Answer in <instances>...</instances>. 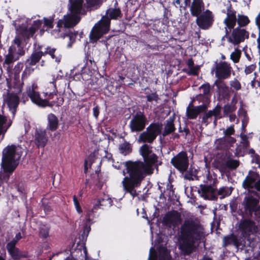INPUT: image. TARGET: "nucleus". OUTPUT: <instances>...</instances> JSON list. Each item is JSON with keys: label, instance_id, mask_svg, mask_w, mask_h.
<instances>
[{"label": "nucleus", "instance_id": "obj_1", "mask_svg": "<svg viewBox=\"0 0 260 260\" xmlns=\"http://www.w3.org/2000/svg\"><path fill=\"white\" fill-rule=\"evenodd\" d=\"M125 166L129 177L124 178L123 186L127 192L134 197L136 194L135 188L140 185L146 175L150 174L146 170L142 161L128 160L125 162Z\"/></svg>", "mask_w": 260, "mask_h": 260}, {"label": "nucleus", "instance_id": "obj_2", "mask_svg": "<svg viewBox=\"0 0 260 260\" xmlns=\"http://www.w3.org/2000/svg\"><path fill=\"white\" fill-rule=\"evenodd\" d=\"M101 0H70L71 6L70 10L71 15L64 18V21L60 20L58 22V27L64 25L66 28L72 27L75 26L80 20V14H85L89 8L97 9L101 3Z\"/></svg>", "mask_w": 260, "mask_h": 260}, {"label": "nucleus", "instance_id": "obj_3", "mask_svg": "<svg viewBox=\"0 0 260 260\" xmlns=\"http://www.w3.org/2000/svg\"><path fill=\"white\" fill-rule=\"evenodd\" d=\"M22 155L21 147L12 145L8 146L3 151L2 170L0 179L8 182L13 172L18 165V160Z\"/></svg>", "mask_w": 260, "mask_h": 260}, {"label": "nucleus", "instance_id": "obj_4", "mask_svg": "<svg viewBox=\"0 0 260 260\" xmlns=\"http://www.w3.org/2000/svg\"><path fill=\"white\" fill-rule=\"evenodd\" d=\"M46 54H49L52 59H55L56 62H59L60 61L61 55L56 51L55 48L48 47L45 52L34 51L25 61L24 65L25 69L23 72L22 78L26 77L27 75L30 74L33 72L34 70L31 68V66H35L39 62L42 57Z\"/></svg>", "mask_w": 260, "mask_h": 260}, {"label": "nucleus", "instance_id": "obj_5", "mask_svg": "<svg viewBox=\"0 0 260 260\" xmlns=\"http://www.w3.org/2000/svg\"><path fill=\"white\" fill-rule=\"evenodd\" d=\"M181 237L200 242L203 236L204 229L199 223L192 220H185L180 228Z\"/></svg>", "mask_w": 260, "mask_h": 260}, {"label": "nucleus", "instance_id": "obj_6", "mask_svg": "<svg viewBox=\"0 0 260 260\" xmlns=\"http://www.w3.org/2000/svg\"><path fill=\"white\" fill-rule=\"evenodd\" d=\"M112 19H114V9H110L107 10V16H103L102 19L92 28L89 36L92 42H96L104 34L108 32Z\"/></svg>", "mask_w": 260, "mask_h": 260}, {"label": "nucleus", "instance_id": "obj_7", "mask_svg": "<svg viewBox=\"0 0 260 260\" xmlns=\"http://www.w3.org/2000/svg\"><path fill=\"white\" fill-rule=\"evenodd\" d=\"M140 153L144 160V167L149 174H152L155 169L158 170V166L161 165L162 162L158 160V156L153 152L151 146L146 144L143 145L140 148Z\"/></svg>", "mask_w": 260, "mask_h": 260}, {"label": "nucleus", "instance_id": "obj_8", "mask_svg": "<svg viewBox=\"0 0 260 260\" xmlns=\"http://www.w3.org/2000/svg\"><path fill=\"white\" fill-rule=\"evenodd\" d=\"M242 186L250 193H260V174L256 171L249 170L242 182Z\"/></svg>", "mask_w": 260, "mask_h": 260}, {"label": "nucleus", "instance_id": "obj_9", "mask_svg": "<svg viewBox=\"0 0 260 260\" xmlns=\"http://www.w3.org/2000/svg\"><path fill=\"white\" fill-rule=\"evenodd\" d=\"M232 70V68L228 62L224 61L217 62L216 61L211 69V72H215L216 80L223 81L231 77Z\"/></svg>", "mask_w": 260, "mask_h": 260}, {"label": "nucleus", "instance_id": "obj_10", "mask_svg": "<svg viewBox=\"0 0 260 260\" xmlns=\"http://www.w3.org/2000/svg\"><path fill=\"white\" fill-rule=\"evenodd\" d=\"M196 22L198 27L203 30H208L213 25L215 21L214 15L212 11L207 9L196 16Z\"/></svg>", "mask_w": 260, "mask_h": 260}, {"label": "nucleus", "instance_id": "obj_11", "mask_svg": "<svg viewBox=\"0 0 260 260\" xmlns=\"http://www.w3.org/2000/svg\"><path fill=\"white\" fill-rule=\"evenodd\" d=\"M171 163L180 173H184L189 166V159L187 152L185 151L179 152L171 159Z\"/></svg>", "mask_w": 260, "mask_h": 260}, {"label": "nucleus", "instance_id": "obj_12", "mask_svg": "<svg viewBox=\"0 0 260 260\" xmlns=\"http://www.w3.org/2000/svg\"><path fill=\"white\" fill-rule=\"evenodd\" d=\"M147 119L144 113L138 111L133 117L129 122V127L132 132H140L145 127Z\"/></svg>", "mask_w": 260, "mask_h": 260}, {"label": "nucleus", "instance_id": "obj_13", "mask_svg": "<svg viewBox=\"0 0 260 260\" xmlns=\"http://www.w3.org/2000/svg\"><path fill=\"white\" fill-rule=\"evenodd\" d=\"M249 32L245 28L237 27L232 29L231 35L228 37V41L234 45H239L248 39Z\"/></svg>", "mask_w": 260, "mask_h": 260}, {"label": "nucleus", "instance_id": "obj_14", "mask_svg": "<svg viewBox=\"0 0 260 260\" xmlns=\"http://www.w3.org/2000/svg\"><path fill=\"white\" fill-rule=\"evenodd\" d=\"M259 200L252 197H245L242 202L244 212L245 214L249 216H252L254 212H256L259 210Z\"/></svg>", "mask_w": 260, "mask_h": 260}, {"label": "nucleus", "instance_id": "obj_15", "mask_svg": "<svg viewBox=\"0 0 260 260\" xmlns=\"http://www.w3.org/2000/svg\"><path fill=\"white\" fill-rule=\"evenodd\" d=\"M42 23L41 20L34 21L32 25L28 29L25 26H20L19 28L17 29V33L25 41L34 36Z\"/></svg>", "mask_w": 260, "mask_h": 260}, {"label": "nucleus", "instance_id": "obj_16", "mask_svg": "<svg viewBox=\"0 0 260 260\" xmlns=\"http://www.w3.org/2000/svg\"><path fill=\"white\" fill-rule=\"evenodd\" d=\"M246 242L245 238L241 236L237 237L234 234H230L224 236L222 240V246L226 247L229 245H234L237 248L240 246L245 247L246 246Z\"/></svg>", "mask_w": 260, "mask_h": 260}, {"label": "nucleus", "instance_id": "obj_17", "mask_svg": "<svg viewBox=\"0 0 260 260\" xmlns=\"http://www.w3.org/2000/svg\"><path fill=\"white\" fill-rule=\"evenodd\" d=\"M181 220L180 213L178 211L173 210L165 214L162 219V223L168 228H175Z\"/></svg>", "mask_w": 260, "mask_h": 260}, {"label": "nucleus", "instance_id": "obj_18", "mask_svg": "<svg viewBox=\"0 0 260 260\" xmlns=\"http://www.w3.org/2000/svg\"><path fill=\"white\" fill-rule=\"evenodd\" d=\"M26 93L27 95L30 98L32 102L39 106L43 107L46 106L52 107L55 102H52L51 103L47 100H43L40 96L39 92L35 91L34 86H29L26 89Z\"/></svg>", "mask_w": 260, "mask_h": 260}, {"label": "nucleus", "instance_id": "obj_19", "mask_svg": "<svg viewBox=\"0 0 260 260\" xmlns=\"http://www.w3.org/2000/svg\"><path fill=\"white\" fill-rule=\"evenodd\" d=\"M239 229L242 232L241 237L245 238V240H246V238H248L251 234L256 231V227L253 221L251 219H245L241 221Z\"/></svg>", "mask_w": 260, "mask_h": 260}, {"label": "nucleus", "instance_id": "obj_20", "mask_svg": "<svg viewBox=\"0 0 260 260\" xmlns=\"http://www.w3.org/2000/svg\"><path fill=\"white\" fill-rule=\"evenodd\" d=\"M216 188L211 185L201 184L198 192L200 196L205 200L215 201L217 200L216 193Z\"/></svg>", "mask_w": 260, "mask_h": 260}, {"label": "nucleus", "instance_id": "obj_21", "mask_svg": "<svg viewBox=\"0 0 260 260\" xmlns=\"http://www.w3.org/2000/svg\"><path fill=\"white\" fill-rule=\"evenodd\" d=\"M214 84L217 87V93L219 98L221 100H228L230 98L229 88L223 81L216 80Z\"/></svg>", "mask_w": 260, "mask_h": 260}, {"label": "nucleus", "instance_id": "obj_22", "mask_svg": "<svg viewBox=\"0 0 260 260\" xmlns=\"http://www.w3.org/2000/svg\"><path fill=\"white\" fill-rule=\"evenodd\" d=\"M181 238L182 242L179 246V248L184 255H188L193 252L194 244L198 242L183 237H181Z\"/></svg>", "mask_w": 260, "mask_h": 260}, {"label": "nucleus", "instance_id": "obj_23", "mask_svg": "<svg viewBox=\"0 0 260 260\" xmlns=\"http://www.w3.org/2000/svg\"><path fill=\"white\" fill-rule=\"evenodd\" d=\"M207 105L205 104L192 108L187 107L186 115L189 119H196L200 113L207 111Z\"/></svg>", "mask_w": 260, "mask_h": 260}, {"label": "nucleus", "instance_id": "obj_24", "mask_svg": "<svg viewBox=\"0 0 260 260\" xmlns=\"http://www.w3.org/2000/svg\"><path fill=\"white\" fill-rule=\"evenodd\" d=\"M240 165L239 160L233 159L228 157V160L225 163L218 161L217 164L216 168L219 169L221 172H225L226 169L230 170H236Z\"/></svg>", "mask_w": 260, "mask_h": 260}, {"label": "nucleus", "instance_id": "obj_25", "mask_svg": "<svg viewBox=\"0 0 260 260\" xmlns=\"http://www.w3.org/2000/svg\"><path fill=\"white\" fill-rule=\"evenodd\" d=\"M145 36L146 41L149 43V44H145L146 49H151L155 51L158 50V39L157 37L153 36L152 34V31L150 30L146 31Z\"/></svg>", "mask_w": 260, "mask_h": 260}, {"label": "nucleus", "instance_id": "obj_26", "mask_svg": "<svg viewBox=\"0 0 260 260\" xmlns=\"http://www.w3.org/2000/svg\"><path fill=\"white\" fill-rule=\"evenodd\" d=\"M48 141L45 130L42 129H37L35 133V143L37 146L39 147H44Z\"/></svg>", "mask_w": 260, "mask_h": 260}, {"label": "nucleus", "instance_id": "obj_27", "mask_svg": "<svg viewBox=\"0 0 260 260\" xmlns=\"http://www.w3.org/2000/svg\"><path fill=\"white\" fill-rule=\"evenodd\" d=\"M6 103L13 115L15 114L19 104V99L16 94L8 93L6 99Z\"/></svg>", "mask_w": 260, "mask_h": 260}, {"label": "nucleus", "instance_id": "obj_28", "mask_svg": "<svg viewBox=\"0 0 260 260\" xmlns=\"http://www.w3.org/2000/svg\"><path fill=\"white\" fill-rule=\"evenodd\" d=\"M204 8L203 0H193L190 7V14L193 17L197 16L204 11Z\"/></svg>", "mask_w": 260, "mask_h": 260}, {"label": "nucleus", "instance_id": "obj_29", "mask_svg": "<svg viewBox=\"0 0 260 260\" xmlns=\"http://www.w3.org/2000/svg\"><path fill=\"white\" fill-rule=\"evenodd\" d=\"M145 98L146 99L147 106L148 107L149 104H150L151 108V105L156 106L158 103V101L160 100L156 91H152L151 90H150L149 92L146 91L145 92Z\"/></svg>", "mask_w": 260, "mask_h": 260}, {"label": "nucleus", "instance_id": "obj_30", "mask_svg": "<svg viewBox=\"0 0 260 260\" xmlns=\"http://www.w3.org/2000/svg\"><path fill=\"white\" fill-rule=\"evenodd\" d=\"M103 203H101V201L99 200L98 203H96L92 209L91 211H89L86 214V217L87 220L90 222L91 221V216L92 213L93 212L94 210L98 209L100 208V206H106L109 205L110 207L112 206V200L111 198H107V199H102Z\"/></svg>", "mask_w": 260, "mask_h": 260}, {"label": "nucleus", "instance_id": "obj_31", "mask_svg": "<svg viewBox=\"0 0 260 260\" xmlns=\"http://www.w3.org/2000/svg\"><path fill=\"white\" fill-rule=\"evenodd\" d=\"M48 124L47 129L54 132L58 127V118L53 114H50L47 117Z\"/></svg>", "mask_w": 260, "mask_h": 260}, {"label": "nucleus", "instance_id": "obj_32", "mask_svg": "<svg viewBox=\"0 0 260 260\" xmlns=\"http://www.w3.org/2000/svg\"><path fill=\"white\" fill-rule=\"evenodd\" d=\"M162 125L158 122L151 123L147 128L146 131L156 138L161 133Z\"/></svg>", "mask_w": 260, "mask_h": 260}, {"label": "nucleus", "instance_id": "obj_33", "mask_svg": "<svg viewBox=\"0 0 260 260\" xmlns=\"http://www.w3.org/2000/svg\"><path fill=\"white\" fill-rule=\"evenodd\" d=\"M11 121L8 122L7 118L5 116L0 114V136L4 138L5 133L11 125Z\"/></svg>", "mask_w": 260, "mask_h": 260}, {"label": "nucleus", "instance_id": "obj_34", "mask_svg": "<svg viewBox=\"0 0 260 260\" xmlns=\"http://www.w3.org/2000/svg\"><path fill=\"white\" fill-rule=\"evenodd\" d=\"M99 149H95L88 157L87 159H85L84 161V173H86L88 170L87 165L89 163V167H90L92 164L98 159L99 155Z\"/></svg>", "mask_w": 260, "mask_h": 260}, {"label": "nucleus", "instance_id": "obj_35", "mask_svg": "<svg viewBox=\"0 0 260 260\" xmlns=\"http://www.w3.org/2000/svg\"><path fill=\"white\" fill-rule=\"evenodd\" d=\"M237 100L235 96L233 98L231 104H226L224 105L223 107V115L224 116H227L230 113H232L236 111L237 109L236 104Z\"/></svg>", "mask_w": 260, "mask_h": 260}, {"label": "nucleus", "instance_id": "obj_36", "mask_svg": "<svg viewBox=\"0 0 260 260\" xmlns=\"http://www.w3.org/2000/svg\"><path fill=\"white\" fill-rule=\"evenodd\" d=\"M200 89H203V93L199 94L197 96V100L201 101L205 99L206 101H208L211 90L210 84L209 83H204L200 87Z\"/></svg>", "mask_w": 260, "mask_h": 260}, {"label": "nucleus", "instance_id": "obj_37", "mask_svg": "<svg viewBox=\"0 0 260 260\" xmlns=\"http://www.w3.org/2000/svg\"><path fill=\"white\" fill-rule=\"evenodd\" d=\"M223 22L225 25L224 28L225 36H229L231 30L235 28L237 22V18H225Z\"/></svg>", "mask_w": 260, "mask_h": 260}, {"label": "nucleus", "instance_id": "obj_38", "mask_svg": "<svg viewBox=\"0 0 260 260\" xmlns=\"http://www.w3.org/2000/svg\"><path fill=\"white\" fill-rule=\"evenodd\" d=\"M7 249L14 259H19L21 257H25L26 256L23 254L22 252L17 247L7 248Z\"/></svg>", "mask_w": 260, "mask_h": 260}, {"label": "nucleus", "instance_id": "obj_39", "mask_svg": "<svg viewBox=\"0 0 260 260\" xmlns=\"http://www.w3.org/2000/svg\"><path fill=\"white\" fill-rule=\"evenodd\" d=\"M176 128L172 119L168 120L165 126L164 131L162 133L164 137L170 135L175 131Z\"/></svg>", "mask_w": 260, "mask_h": 260}, {"label": "nucleus", "instance_id": "obj_40", "mask_svg": "<svg viewBox=\"0 0 260 260\" xmlns=\"http://www.w3.org/2000/svg\"><path fill=\"white\" fill-rule=\"evenodd\" d=\"M158 260H171V256L168 249L163 246L158 248Z\"/></svg>", "mask_w": 260, "mask_h": 260}, {"label": "nucleus", "instance_id": "obj_41", "mask_svg": "<svg viewBox=\"0 0 260 260\" xmlns=\"http://www.w3.org/2000/svg\"><path fill=\"white\" fill-rule=\"evenodd\" d=\"M155 138L146 131L141 133L139 136V140L143 143H152Z\"/></svg>", "mask_w": 260, "mask_h": 260}, {"label": "nucleus", "instance_id": "obj_42", "mask_svg": "<svg viewBox=\"0 0 260 260\" xmlns=\"http://www.w3.org/2000/svg\"><path fill=\"white\" fill-rule=\"evenodd\" d=\"M132 150L131 144L127 142H125L119 146L120 153L124 155L130 154L132 152Z\"/></svg>", "mask_w": 260, "mask_h": 260}, {"label": "nucleus", "instance_id": "obj_43", "mask_svg": "<svg viewBox=\"0 0 260 260\" xmlns=\"http://www.w3.org/2000/svg\"><path fill=\"white\" fill-rule=\"evenodd\" d=\"M249 23L250 20L247 16L240 14L238 15L237 23L238 26L237 27L242 28L247 26Z\"/></svg>", "mask_w": 260, "mask_h": 260}, {"label": "nucleus", "instance_id": "obj_44", "mask_svg": "<svg viewBox=\"0 0 260 260\" xmlns=\"http://www.w3.org/2000/svg\"><path fill=\"white\" fill-rule=\"evenodd\" d=\"M165 188L166 193H167V197L169 199H171L173 198L175 194L173 185L171 183L170 179L168 180L166 184V187Z\"/></svg>", "mask_w": 260, "mask_h": 260}, {"label": "nucleus", "instance_id": "obj_45", "mask_svg": "<svg viewBox=\"0 0 260 260\" xmlns=\"http://www.w3.org/2000/svg\"><path fill=\"white\" fill-rule=\"evenodd\" d=\"M78 32H73L71 31H69L68 32L66 33L64 36L63 38L64 39H67V40H69L70 41L68 46L69 47H71L72 45V44L75 42L76 37L77 35Z\"/></svg>", "mask_w": 260, "mask_h": 260}, {"label": "nucleus", "instance_id": "obj_46", "mask_svg": "<svg viewBox=\"0 0 260 260\" xmlns=\"http://www.w3.org/2000/svg\"><path fill=\"white\" fill-rule=\"evenodd\" d=\"M105 155L102 157L100 164H107L108 163L112 164L113 162V155L111 153H109L108 151H104Z\"/></svg>", "mask_w": 260, "mask_h": 260}, {"label": "nucleus", "instance_id": "obj_47", "mask_svg": "<svg viewBox=\"0 0 260 260\" xmlns=\"http://www.w3.org/2000/svg\"><path fill=\"white\" fill-rule=\"evenodd\" d=\"M50 228L46 225H41L40 228V236L43 238H46L49 236Z\"/></svg>", "mask_w": 260, "mask_h": 260}, {"label": "nucleus", "instance_id": "obj_48", "mask_svg": "<svg viewBox=\"0 0 260 260\" xmlns=\"http://www.w3.org/2000/svg\"><path fill=\"white\" fill-rule=\"evenodd\" d=\"M225 18H237L236 11L233 8L231 4L226 7V17Z\"/></svg>", "mask_w": 260, "mask_h": 260}, {"label": "nucleus", "instance_id": "obj_49", "mask_svg": "<svg viewBox=\"0 0 260 260\" xmlns=\"http://www.w3.org/2000/svg\"><path fill=\"white\" fill-rule=\"evenodd\" d=\"M203 113L204 114L202 117V123L203 124H205L207 125L209 123L208 119L209 118H211V117L213 116V114H212L211 110L208 111L207 112L206 111Z\"/></svg>", "mask_w": 260, "mask_h": 260}, {"label": "nucleus", "instance_id": "obj_50", "mask_svg": "<svg viewBox=\"0 0 260 260\" xmlns=\"http://www.w3.org/2000/svg\"><path fill=\"white\" fill-rule=\"evenodd\" d=\"M16 60H17V59L15 58V56H13V55H12L8 50V53L5 56V61L4 63L10 65Z\"/></svg>", "mask_w": 260, "mask_h": 260}, {"label": "nucleus", "instance_id": "obj_51", "mask_svg": "<svg viewBox=\"0 0 260 260\" xmlns=\"http://www.w3.org/2000/svg\"><path fill=\"white\" fill-rule=\"evenodd\" d=\"M230 85L231 87L236 90H239L241 89V84L236 78H234L233 80L230 81Z\"/></svg>", "mask_w": 260, "mask_h": 260}, {"label": "nucleus", "instance_id": "obj_52", "mask_svg": "<svg viewBox=\"0 0 260 260\" xmlns=\"http://www.w3.org/2000/svg\"><path fill=\"white\" fill-rule=\"evenodd\" d=\"M241 57V52L237 50L236 52H233L231 55L230 58L234 63H237L239 61Z\"/></svg>", "mask_w": 260, "mask_h": 260}, {"label": "nucleus", "instance_id": "obj_53", "mask_svg": "<svg viewBox=\"0 0 260 260\" xmlns=\"http://www.w3.org/2000/svg\"><path fill=\"white\" fill-rule=\"evenodd\" d=\"M231 194V192H229V190L228 188L226 187H220L219 190L217 191V194L222 196V198H224L226 196H229Z\"/></svg>", "mask_w": 260, "mask_h": 260}, {"label": "nucleus", "instance_id": "obj_54", "mask_svg": "<svg viewBox=\"0 0 260 260\" xmlns=\"http://www.w3.org/2000/svg\"><path fill=\"white\" fill-rule=\"evenodd\" d=\"M190 70L188 71H185L188 75L197 76L199 74L198 71L200 69V66H197L196 67L193 66L189 68Z\"/></svg>", "mask_w": 260, "mask_h": 260}, {"label": "nucleus", "instance_id": "obj_55", "mask_svg": "<svg viewBox=\"0 0 260 260\" xmlns=\"http://www.w3.org/2000/svg\"><path fill=\"white\" fill-rule=\"evenodd\" d=\"M221 106L219 105H217L216 106V107L212 110H211L212 112L213 116L215 117V119L214 120V122H215L217 119V118L219 116L221 112Z\"/></svg>", "mask_w": 260, "mask_h": 260}, {"label": "nucleus", "instance_id": "obj_56", "mask_svg": "<svg viewBox=\"0 0 260 260\" xmlns=\"http://www.w3.org/2000/svg\"><path fill=\"white\" fill-rule=\"evenodd\" d=\"M9 52L11 53L13 56H15V58L18 60L19 58V55L17 52V48L14 46H11L9 47Z\"/></svg>", "mask_w": 260, "mask_h": 260}, {"label": "nucleus", "instance_id": "obj_57", "mask_svg": "<svg viewBox=\"0 0 260 260\" xmlns=\"http://www.w3.org/2000/svg\"><path fill=\"white\" fill-rule=\"evenodd\" d=\"M235 133V129L233 126H231L228 127L225 131H224V134L226 137H230L231 135H234Z\"/></svg>", "mask_w": 260, "mask_h": 260}, {"label": "nucleus", "instance_id": "obj_58", "mask_svg": "<svg viewBox=\"0 0 260 260\" xmlns=\"http://www.w3.org/2000/svg\"><path fill=\"white\" fill-rule=\"evenodd\" d=\"M256 68V65L254 64H250L246 67L245 69V73L246 75L251 74Z\"/></svg>", "mask_w": 260, "mask_h": 260}, {"label": "nucleus", "instance_id": "obj_59", "mask_svg": "<svg viewBox=\"0 0 260 260\" xmlns=\"http://www.w3.org/2000/svg\"><path fill=\"white\" fill-rule=\"evenodd\" d=\"M90 230H91V228H90V226L89 225H88V224H86L84 225V229H83V234H82V236L83 237V238H86L88 236V234H89V232L90 231Z\"/></svg>", "mask_w": 260, "mask_h": 260}, {"label": "nucleus", "instance_id": "obj_60", "mask_svg": "<svg viewBox=\"0 0 260 260\" xmlns=\"http://www.w3.org/2000/svg\"><path fill=\"white\" fill-rule=\"evenodd\" d=\"M73 201H74V204L76 206V208L77 212L79 213H81L82 212V209L80 206V204H79L76 196H74L73 197Z\"/></svg>", "mask_w": 260, "mask_h": 260}, {"label": "nucleus", "instance_id": "obj_61", "mask_svg": "<svg viewBox=\"0 0 260 260\" xmlns=\"http://www.w3.org/2000/svg\"><path fill=\"white\" fill-rule=\"evenodd\" d=\"M86 64L87 66L89 67V68L91 70H95L96 69L95 62L93 59H89L87 61Z\"/></svg>", "mask_w": 260, "mask_h": 260}, {"label": "nucleus", "instance_id": "obj_62", "mask_svg": "<svg viewBox=\"0 0 260 260\" xmlns=\"http://www.w3.org/2000/svg\"><path fill=\"white\" fill-rule=\"evenodd\" d=\"M100 171V170H99V171L96 170L95 171V174L97 175V179L95 181L94 183H95V185H96L99 188H101L103 185V183L100 180V178L99 177Z\"/></svg>", "mask_w": 260, "mask_h": 260}, {"label": "nucleus", "instance_id": "obj_63", "mask_svg": "<svg viewBox=\"0 0 260 260\" xmlns=\"http://www.w3.org/2000/svg\"><path fill=\"white\" fill-rule=\"evenodd\" d=\"M158 189L160 190L161 192L160 194L159 198L164 199L166 200L167 197V193H166L165 188H163L162 186L158 185Z\"/></svg>", "mask_w": 260, "mask_h": 260}, {"label": "nucleus", "instance_id": "obj_64", "mask_svg": "<svg viewBox=\"0 0 260 260\" xmlns=\"http://www.w3.org/2000/svg\"><path fill=\"white\" fill-rule=\"evenodd\" d=\"M23 67V64L22 62H18L14 68L15 74H19Z\"/></svg>", "mask_w": 260, "mask_h": 260}]
</instances>
